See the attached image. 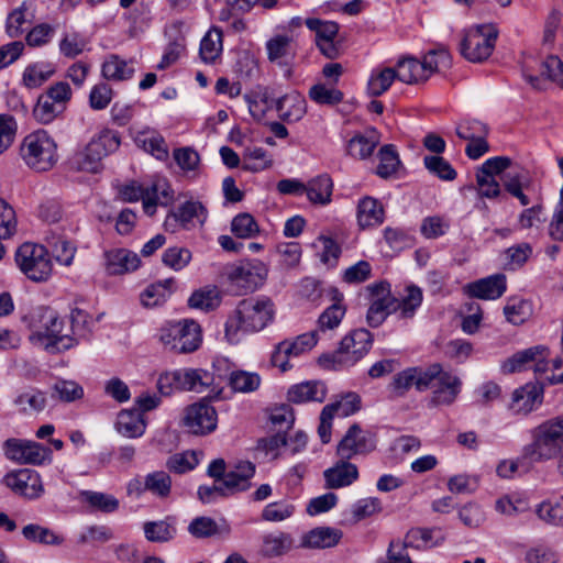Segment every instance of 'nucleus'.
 <instances>
[{"instance_id": "aec40b11", "label": "nucleus", "mask_w": 563, "mask_h": 563, "mask_svg": "<svg viewBox=\"0 0 563 563\" xmlns=\"http://www.w3.org/2000/svg\"><path fill=\"white\" fill-rule=\"evenodd\" d=\"M461 389L460 377L443 371L434 384L430 402L433 406H450L456 400Z\"/></svg>"}, {"instance_id": "6e6552de", "label": "nucleus", "mask_w": 563, "mask_h": 563, "mask_svg": "<svg viewBox=\"0 0 563 563\" xmlns=\"http://www.w3.org/2000/svg\"><path fill=\"white\" fill-rule=\"evenodd\" d=\"M498 31L493 24H481L464 32L460 52L472 63L487 59L495 47Z\"/></svg>"}, {"instance_id": "09e8293b", "label": "nucleus", "mask_w": 563, "mask_h": 563, "mask_svg": "<svg viewBox=\"0 0 563 563\" xmlns=\"http://www.w3.org/2000/svg\"><path fill=\"white\" fill-rule=\"evenodd\" d=\"M306 195L311 202L327 205L331 201L333 184L329 175L317 176L306 185Z\"/></svg>"}, {"instance_id": "37998d69", "label": "nucleus", "mask_w": 563, "mask_h": 563, "mask_svg": "<svg viewBox=\"0 0 563 563\" xmlns=\"http://www.w3.org/2000/svg\"><path fill=\"white\" fill-rule=\"evenodd\" d=\"M396 79L395 67H376L368 77L367 93L372 97H379L389 89Z\"/></svg>"}, {"instance_id": "f8f14e48", "label": "nucleus", "mask_w": 563, "mask_h": 563, "mask_svg": "<svg viewBox=\"0 0 563 563\" xmlns=\"http://www.w3.org/2000/svg\"><path fill=\"white\" fill-rule=\"evenodd\" d=\"M375 448V437L369 431L361 429L358 424H353L339 442L336 453L341 460L349 461L356 455L367 454Z\"/></svg>"}, {"instance_id": "774afa93", "label": "nucleus", "mask_w": 563, "mask_h": 563, "mask_svg": "<svg viewBox=\"0 0 563 563\" xmlns=\"http://www.w3.org/2000/svg\"><path fill=\"white\" fill-rule=\"evenodd\" d=\"M64 106L52 100L48 96L40 98L34 108V117L42 124L54 121L64 111Z\"/></svg>"}, {"instance_id": "a18cd8bd", "label": "nucleus", "mask_w": 563, "mask_h": 563, "mask_svg": "<svg viewBox=\"0 0 563 563\" xmlns=\"http://www.w3.org/2000/svg\"><path fill=\"white\" fill-rule=\"evenodd\" d=\"M221 303V294L216 286H207L195 290L188 299V306L205 312L217 309Z\"/></svg>"}, {"instance_id": "c85d7f7f", "label": "nucleus", "mask_w": 563, "mask_h": 563, "mask_svg": "<svg viewBox=\"0 0 563 563\" xmlns=\"http://www.w3.org/2000/svg\"><path fill=\"white\" fill-rule=\"evenodd\" d=\"M231 531V526L225 519L217 521L206 516L196 517L188 526V532L197 539L229 537Z\"/></svg>"}, {"instance_id": "58836bf2", "label": "nucleus", "mask_w": 563, "mask_h": 563, "mask_svg": "<svg viewBox=\"0 0 563 563\" xmlns=\"http://www.w3.org/2000/svg\"><path fill=\"white\" fill-rule=\"evenodd\" d=\"M279 117L288 122L299 121L306 113V100L299 93H289L276 101Z\"/></svg>"}, {"instance_id": "dca6fc26", "label": "nucleus", "mask_w": 563, "mask_h": 563, "mask_svg": "<svg viewBox=\"0 0 563 563\" xmlns=\"http://www.w3.org/2000/svg\"><path fill=\"white\" fill-rule=\"evenodd\" d=\"M218 415L209 402L202 400L190 405L184 417L185 427L194 434H207L216 430Z\"/></svg>"}, {"instance_id": "f3484780", "label": "nucleus", "mask_w": 563, "mask_h": 563, "mask_svg": "<svg viewBox=\"0 0 563 563\" xmlns=\"http://www.w3.org/2000/svg\"><path fill=\"white\" fill-rule=\"evenodd\" d=\"M295 548V539L290 533L274 530L261 536L257 553L261 558L271 560L285 556Z\"/></svg>"}, {"instance_id": "680f3d73", "label": "nucleus", "mask_w": 563, "mask_h": 563, "mask_svg": "<svg viewBox=\"0 0 563 563\" xmlns=\"http://www.w3.org/2000/svg\"><path fill=\"white\" fill-rule=\"evenodd\" d=\"M147 492L157 498L165 499L172 492V478L164 471H154L145 475Z\"/></svg>"}, {"instance_id": "2f4dec72", "label": "nucleus", "mask_w": 563, "mask_h": 563, "mask_svg": "<svg viewBox=\"0 0 563 563\" xmlns=\"http://www.w3.org/2000/svg\"><path fill=\"white\" fill-rule=\"evenodd\" d=\"M379 144V135L376 130L357 133L346 143V153L358 159H367Z\"/></svg>"}, {"instance_id": "c756f323", "label": "nucleus", "mask_w": 563, "mask_h": 563, "mask_svg": "<svg viewBox=\"0 0 563 563\" xmlns=\"http://www.w3.org/2000/svg\"><path fill=\"white\" fill-rule=\"evenodd\" d=\"M78 500L90 511L113 514L119 510V499L108 493L85 489L78 493Z\"/></svg>"}, {"instance_id": "4be33fe9", "label": "nucleus", "mask_w": 563, "mask_h": 563, "mask_svg": "<svg viewBox=\"0 0 563 563\" xmlns=\"http://www.w3.org/2000/svg\"><path fill=\"white\" fill-rule=\"evenodd\" d=\"M266 277V269L262 262H246L232 268L230 278L233 283L246 290L256 289Z\"/></svg>"}, {"instance_id": "4c0bfd02", "label": "nucleus", "mask_w": 563, "mask_h": 563, "mask_svg": "<svg viewBox=\"0 0 563 563\" xmlns=\"http://www.w3.org/2000/svg\"><path fill=\"white\" fill-rule=\"evenodd\" d=\"M135 68L132 60H125L118 55H110L101 66V74L108 80L123 81L133 77Z\"/></svg>"}, {"instance_id": "473e14b6", "label": "nucleus", "mask_w": 563, "mask_h": 563, "mask_svg": "<svg viewBox=\"0 0 563 563\" xmlns=\"http://www.w3.org/2000/svg\"><path fill=\"white\" fill-rule=\"evenodd\" d=\"M323 476L327 487L336 489L353 484L358 477V471L354 464L342 460L333 467L325 470Z\"/></svg>"}, {"instance_id": "4468645a", "label": "nucleus", "mask_w": 563, "mask_h": 563, "mask_svg": "<svg viewBox=\"0 0 563 563\" xmlns=\"http://www.w3.org/2000/svg\"><path fill=\"white\" fill-rule=\"evenodd\" d=\"M549 352L544 346H533L514 354L501 365L504 373H515L532 368L536 373H544L548 369Z\"/></svg>"}, {"instance_id": "0eeeda50", "label": "nucleus", "mask_w": 563, "mask_h": 563, "mask_svg": "<svg viewBox=\"0 0 563 563\" xmlns=\"http://www.w3.org/2000/svg\"><path fill=\"white\" fill-rule=\"evenodd\" d=\"M158 336L165 347L177 353H191L202 342L200 325L189 319L166 323L161 328Z\"/></svg>"}, {"instance_id": "6ab92c4d", "label": "nucleus", "mask_w": 563, "mask_h": 563, "mask_svg": "<svg viewBox=\"0 0 563 563\" xmlns=\"http://www.w3.org/2000/svg\"><path fill=\"white\" fill-rule=\"evenodd\" d=\"M183 386L185 390L195 393L209 391L212 398L218 399L222 391L212 373L203 368H184Z\"/></svg>"}, {"instance_id": "69168bd1", "label": "nucleus", "mask_w": 563, "mask_h": 563, "mask_svg": "<svg viewBox=\"0 0 563 563\" xmlns=\"http://www.w3.org/2000/svg\"><path fill=\"white\" fill-rule=\"evenodd\" d=\"M231 231L239 239H253L260 228L254 217L250 213H239L231 221Z\"/></svg>"}, {"instance_id": "412c9836", "label": "nucleus", "mask_w": 563, "mask_h": 563, "mask_svg": "<svg viewBox=\"0 0 563 563\" xmlns=\"http://www.w3.org/2000/svg\"><path fill=\"white\" fill-rule=\"evenodd\" d=\"M139 255L126 249H113L104 252V268L109 275H122L139 268Z\"/></svg>"}, {"instance_id": "b1692460", "label": "nucleus", "mask_w": 563, "mask_h": 563, "mask_svg": "<svg viewBox=\"0 0 563 563\" xmlns=\"http://www.w3.org/2000/svg\"><path fill=\"white\" fill-rule=\"evenodd\" d=\"M327 387L320 380H308L291 385L287 391V399L292 404L323 402L327 398Z\"/></svg>"}, {"instance_id": "20e7f679", "label": "nucleus", "mask_w": 563, "mask_h": 563, "mask_svg": "<svg viewBox=\"0 0 563 563\" xmlns=\"http://www.w3.org/2000/svg\"><path fill=\"white\" fill-rule=\"evenodd\" d=\"M23 162L36 172H46L57 163V144L44 130L27 134L20 147Z\"/></svg>"}, {"instance_id": "e2e57ef3", "label": "nucleus", "mask_w": 563, "mask_h": 563, "mask_svg": "<svg viewBox=\"0 0 563 563\" xmlns=\"http://www.w3.org/2000/svg\"><path fill=\"white\" fill-rule=\"evenodd\" d=\"M53 397L60 401L73 402L84 397V388L75 380L57 379L52 387Z\"/></svg>"}, {"instance_id": "de8ad7c7", "label": "nucleus", "mask_w": 563, "mask_h": 563, "mask_svg": "<svg viewBox=\"0 0 563 563\" xmlns=\"http://www.w3.org/2000/svg\"><path fill=\"white\" fill-rule=\"evenodd\" d=\"M145 539L150 542H167L176 534L175 520L166 518L164 520L147 521L143 525Z\"/></svg>"}, {"instance_id": "f03ea898", "label": "nucleus", "mask_w": 563, "mask_h": 563, "mask_svg": "<svg viewBox=\"0 0 563 563\" xmlns=\"http://www.w3.org/2000/svg\"><path fill=\"white\" fill-rule=\"evenodd\" d=\"M275 305L265 296L241 300L225 322V338L230 343L240 340V333H257L268 327L275 318Z\"/></svg>"}, {"instance_id": "c03bdc74", "label": "nucleus", "mask_w": 563, "mask_h": 563, "mask_svg": "<svg viewBox=\"0 0 563 563\" xmlns=\"http://www.w3.org/2000/svg\"><path fill=\"white\" fill-rule=\"evenodd\" d=\"M55 74V67L48 62H36L25 67L22 74V84L34 89L42 86Z\"/></svg>"}, {"instance_id": "338daca9", "label": "nucleus", "mask_w": 563, "mask_h": 563, "mask_svg": "<svg viewBox=\"0 0 563 563\" xmlns=\"http://www.w3.org/2000/svg\"><path fill=\"white\" fill-rule=\"evenodd\" d=\"M295 510V506L288 501H273L263 508L261 517L264 521L282 522L292 517Z\"/></svg>"}, {"instance_id": "13d9d810", "label": "nucleus", "mask_w": 563, "mask_h": 563, "mask_svg": "<svg viewBox=\"0 0 563 563\" xmlns=\"http://www.w3.org/2000/svg\"><path fill=\"white\" fill-rule=\"evenodd\" d=\"M273 159L266 150L262 147H247L243 155V169L258 173L269 168Z\"/></svg>"}, {"instance_id": "5701e85b", "label": "nucleus", "mask_w": 563, "mask_h": 563, "mask_svg": "<svg viewBox=\"0 0 563 563\" xmlns=\"http://www.w3.org/2000/svg\"><path fill=\"white\" fill-rule=\"evenodd\" d=\"M543 389L537 384H526L512 394L510 409L519 415H527L541 405Z\"/></svg>"}, {"instance_id": "4d7b16f0", "label": "nucleus", "mask_w": 563, "mask_h": 563, "mask_svg": "<svg viewBox=\"0 0 563 563\" xmlns=\"http://www.w3.org/2000/svg\"><path fill=\"white\" fill-rule=\"evenodd\" d=\"M23 537L31 542H37L45 545H59L63 543V537L49 528L40 525L30 523L22 529Z\"/></svg>"}, {"instance_id": "cd10ccee", "label": "nucleus", "mask_w": 563, "mask_h": 563, "mask_svg": "<svg viewBox=\"0 0 563 563\" xmlns=\"http://www.w3.org/2000/svg\"><path fill=\"white\" fill-rule=\"evenodd\" d=\"M422 289L413 284H409L404 288L402 292H398V296L394 297L395 313H398L400 319H412L422 305Z\"/></svg>"}, {"instance_id": "052dcab7", "label": "nucleus", "mask_w": 563, "mask_h": 563, "mask_svg": "<svg viewBox=\"0 0 563 563\" xmlns=\"http://www.w3.org/2000/svg\"><path fill=\"white\" fill-rule=\"evenodd\" d=\"M46 241L57 263L64 266L71 265L76 254V246L73 243L57 235H52Z\"/></svg>"}, {"instance_id": "ea45409f", "label": "nucleus", "mask_w": 563, "mask_h": 563, "mask_svg": "<svg viewBox=\"0 0 563 563\" xmlns=\"http://www.w3.org/2000/svg\"><path fill=\"white\" fill-rule=\"evenodd\" d=\"M333 299L334 302L318 319V329L316 330L318 333L336 329L346 313L343 295L335 290Z\"/></svg>"}, {"instance_id": "a19ab883", "label": "nucleus", "mask_w": 563, "mask_h": 563, "mask_svg": "<svg viewBox=\"0 0 563 563\" xmlns=\"http://www.w3.org/2000/svg\"><path fill=\"white\" fill-rule=\"evenodd\" d=\"M443 540L442 531L438 528H413L405 536V545L413 549H429Z\"/></svg>"}, {"instance_id": "bf43d9fd", "label": "nucleus", "mask_w": 563, "mask_h": 563, "mask_svg": "<svg viewBox=\"0 0 563 563\" xmlns=\"http://www.w3.org/2000/svg\"><path fill=\"white\" fill-rule=\"evenodd\" d=\"M313 246L318 250L320 261L329 267H335L341 256L342 249L332 238L320 235Z\"/></svg>"}, {"instance_id": "603ef678", "label": "nucleus", "mask_w": 563, "mask_h": 563, "mask_svg": "<svg viewBox=\"0 0 563 563\" xmlns=\"http://www.w3.org/2000/svg\"><path fill=\"white\" fill-rule=\"evenodd\" d=\"M379 163L376 168V174L380 178H389L395 175L400 167L399 155L393 144H386L378 151Z\"/></svg>"}, {"instance_id": "5fc2aeb1", "label": "nucleus", "mask_w": 563, "mask_h": 563, "mask_svg": "<svg viewBox=\"0 0 563 563\" xmlns=\"http://www.w3.org/2000/svg\"><path fill=\"white\" fill-rule=\"evenodd\" d=\"M262 378L255 372L233 371L229 376V385L236 393L249 394L257 390Z\"/></svg>"}, {"instance_id": "1a4fd4ad", "label": "nucleus", "mask_w": 563, "mask_h": 563, "mask_svg": "<svg viewBox=\"0 0 563 563\" xmlns=\"http://www.w3.org/2000/svg\"><path fill=\"white\" fill-rule=\"evenodd\" d=\"M20 269L34 282L46 280L52 274V263L45 246L24 243L15 253Z\"/></svg>"}, {"instance_id": "e433bc0d", "label": "nucleus", "mask_w": 563, "mask_h": 563, "mask_svg": "<svg viewBox=\"0 0 563 563\" xmlns=\"http://www.w3.org/2000/svg\"><path fill=\"white\" fill-rule=\"evenodd\" d=\"M175 280L167 278L148 285L140 295L144 307L153 308L164 303L174 291Z\"/></svg>"}, {"instance_id": "8fccbe9b", "label": "nucleus", "mask_w": 563, "mask_h": 563, "mask_svg": "<svg viewBox=\"0 0 563 563\" xmlns=\"http://www.w3.org/2000/svg\"><path fill=\"white\" fill-rule=\"evenodd\" d=\"M34 4L32 1H23L21 5L14 9L7 19V33L10 37L19 36L23 24L34 19Z\"/></svg>"}, {"instance_id": "bb28decb", "label": "nucleus", "mask_w": 563, "mask_h": 563, "mask_svg": "<svg viewBox=\"0 0 563 563\" xmlns=\"http://www.w3.org/2000/svg\"><path fill=\"white\" fill-rule=\"evenodd\" d=\"M255 474V465L250 461H239L223 477L224 487L229 493L245 492L251 487V478Z\"/></svg>"}, {"instance_id": "f257e3e1", "label": "nucleus", "mask_w": 563, "mask_h": 563, "mask_svg": "<svg viewBox=\"0 0 563 563\" xmlns=\"http://www.w3.org/2000/svg\"><path fill=\"white\" fill-rule=\"evenodd\" d=\"M86 313L71 312L70 322L49 307H37L30 314V341L48 353L67 351L85 335Z\"/></svg>"}, {"instance_id": "f704fd0d", "label": "nucleus", "mask_w": 563, "mask_h": 563, "mask_svg": "<svg viewBox=\"0 0 563 563\" xmlns=\"http://www.w3.org/2000/svg\"><path fill=\"white\" fill-rule=\"evenodd\" d=\"M384 209L373 197H363L357 203V223L361 228L376 227L384 221Z\"/></svg>"}, {"instance_id": "49530a36", "label": "nucleus", "mask_w": 563, "mask_h": 563, "mask_svg": "<svg viewBox=\"0 0 563 563\" xmlns=\"http://www.w3.org/2000/svg\"><path fill=\"white\" fill-rule=\"evenodd\" d=\"M222 31L219 27H211L200 42L199 54L203 63H213L222 53Z\"/></svg>"}, {"instance_id": "3c124183", "label": "nucleus", "mask_w": 563, "mask_h": 563, "mask_svg": "<svg viewBox=\"0 0 563 563\" xmlns=\"http://www.w3.org/2000/svg\"><path fill=\"white\" fill-rule=\"evenodd\" d=\"M504 314L508 322L515 325L522 324L532 314V303L523 298L510 297L504 307Z\"/></svg>"}, {"instance_id": "7c9ffc66", "label": "nucleus", "mask_w": 563, "mask_h": 563, "mask_svg": "<svg viewBox=\"0 0 563 563\" xmlns=\"http://www.w3.org/2000/svg\"><path fill=\"white\" fill-rule=\"evenodd\" d=\"M342 538V531L331 527L314 528L301 537L300 547L305 549H327L335 547Z\"/></svg>"}, {"instance_id": "39448f33", "label": "nucleus", "mask_w": 563, "mask_h": 563, "mask_svg": "<svg viewBox=\"0 0 563 563\" xmlns=\"http://www.w3.org/2000/svg\"><path fill=\"white\" fill-rule=\"evenodd\" d=\"M120 196L125 202L142 200L144 212L153 216L158 205L165 206L173 199V191L165 178H155L146 184L131 181L123 185Z\"/></svg>"}, {"instance_id": "9b49d317", "label": "nucleus", "mask_w": 563, "mask_h": 563, "mask_svg": "<svg viewBox=\"0 0 563 563\" xmlns=\"http://www.w3.org/2000/svg\"><path fill=\"white\" fill-rule=\"evenodd\" d=\"M4 455L20 464L44 465L52 462V450L34 441L8 439L3 444Z\"/></svg>"}, {"instance_id": "6e6d98bb", "label": "nucleus", "mask_w": 563, "mask_h": 563, "mask_svg": "<svg viewBox=\"0 0 563 563\" xmlns=\"http://www.w3.org/2000/svg\"><path fill=\"white\" fill-rule=\"evenodd\" d=\"M421 62L423 63L428 79L433 74L450 68L452 64L451 55L443 46L430 49L423 55Z\"/></svg>"}, {"instance_id": "a211bd4d", "label": "nucleus", "mask_w": 563, "mask_h": 563, "mask_svg": "<svg viewBox=\"0 0 563 563\" xmlns=\"http://www.w3.org/2000/svg\"><path fill=\"white\" fill-rule=\"evenodd\" d=\"M464 289L470 297L483 300H495L500 298L507 289L506 276L504 274L490 275L468 283Z\"/></svg>"}, {"instance_id": "72a5a7b5", "label": "nucleus", "mask_w": 563, "mask_h": 563, "mask_svg": "<svg viewBox=\"0 0 563 563\" xmlns=\"http://www.w3.org/2000/svg\"><path fill=\"white\" fill-rule=\"evenodd\" d=\"M395 70L397 79L407 85H418L428 80L423 63L411 56L400 58Z\"/></svg>"}, {"instance_id": "a878e982", "label": "nucleus", "mask_w": 563, "mask_h": 563, "mask_svg": "<svg viewBox=\"0 0 563 563\" xmlns=\"http://www.w3.org/2000/svg\"><path fill=\"white\" fill-rule=\"evenodd\" d=\"M268 60L279 66H288L295 56V40L291 34H276L266 42Z\"/></svg>"}, {"instance_id": "79ce46f5", "label": "nucleus", "mask_w": 563, "mask_h": 563, "mask_svg": "<svg viewBox=\"0 0 563 563\" xmlns=\"http://www.w3.org/2000/svg\"><path fill=\"white\" fill-rule=\"evenodd\" d=\"M89 49V40L77 31L64 32L58 42L59 54L68 59H74Z\"/></svg>"}, {"instance_id": "2eb2a0df", "label": "nucleus", "mask_w": 563, "mask_h": 563, "mask_svg": "<svg viewBox=\"0 0 563 563\" xmlns=\"http://www.w3.org/2000/svg\"><path fill=\"white\" fill-rule=\"evenodd\" d=\"M533 441L523 449V456L531 462H541L558 456L562 443L541 426L532 431Z\"/></svg>"}, {"instance_id": "9d476101", "label": "nucleus", "mask_w": 563, "mask_h": 563, "mask_svg": "<svg viewBox=\"0 0 563 563\" xmlns=\"http://www.w3.org/2000/svg\"><path fill=\"white\" fill-rule=\"evenodd\" d=\"M318 331L314 330L302 333L295 339L284 340L275 346L271 362L282 372H287L292 367L289 363V358L300 356L311 351L318 343Z\"/></svg>"}, {"instance_id": "423d86ee", "label": "nucleus", "mask_w": 563, "mask_h": 563, "mask_svg": "<svg viewBox=\"0 0 563 563\" xmlns=\"http://www.w3.org/2000/svg\"><path fill=\"white\" fill-rule=\"evenodd\" d=\"M372 343L373 336L368 330H353L341 340L332 354L323 356L321 361L331 363L329 367L332 369L353 366L368 353Z\"/></svg>"}, {"instance_id": "0e129e2a", "label": "nucleus", "mask_w": 563, "mask_h": 563, "mask_svg": "<svg viewBox=\"0 0 563 563\" xmlns=\"http://www.w3.org/2000/svg\"><path fill=\"white\" fill-rule=\"evenodd\" d=\"M308 95L309 98L318 104L335 106L343 100L341 90L321 82L313 85L309 89Z\"/></svg>"}, {"instance_id": "393cba45", "label": "nucleus", "mask_w": 563, "mask_h": 563, "mask_svg": "<svg viewBox=\"0 0 563 563\" xmlns=\"http://www.w3.org/2000/svg\"><path fill=\"white\" fill-rule=\"evenodd\" d=\"M134 142L137 147L151 154L156 159L166 161L168 158V145L163 135L151 128H144L134 135Z\"/></svg>"}, {"instance_id": "864d4df0", "label": "nucleus", "mask_w": 563, "mask_h": 563, "mask_svg": "<svg viewBox=\"0 0 563 563\" xmlns=\"http://www.w3.org/2000/svg\"><path fill=\"white\" fill-rule=\"evenodd\" d=\"M536 514L548 525L563 527V496L543 500L538 505Z\"/></svg>"}, {"instance_id": "c9c22d12", "label": "nucleus", "mask_w": 563, "mask_h": 563, "mask_svg": "<svg viewBox=\"0 0 563 563\" xmlns=\"http://www.w3.org/2000/svg\"><path fill=\"white\" fill-rule=\"evenodd\" d=\"M117 431L125 438L134 439L144 434L146 422L136 410H122L117 418Z\"/></svg>"}, {"instance_id": "ddd939ff", "label": "nucleus", "mask_w": 563, "mask_h": 563, "mask_svg": "<svg viewBox=\"0 0 563 563\" xmlns=\"http://www.w3.org/2000/svg\"><path fill=\"white\" fill-rule=\"evenodd\" d=\"M2 483L14 494L27 499H37L44 493L40 474L30 468L16 470L8 473L2 478Z\"/></svg>"}, {"instance_id": "7ed1b4c3", "label": "nucleus", "mask_w": 563, "mask_h": 563, "mask_svg": "<svg viewBox=\"0 0 563 563\" xmlns=\"http://www.w3.org/2000/svg\"><path fill=\"white\" fill-rule=\"evenodd\" d=\"M121 145L119 132L103 129L93 135L81 148L69 158L71 169L96 174L102 168V159L117 152Z\"/></svg>"}]
</instances>
